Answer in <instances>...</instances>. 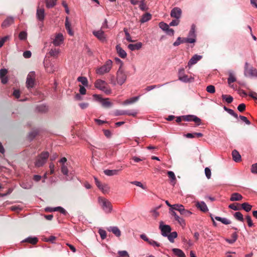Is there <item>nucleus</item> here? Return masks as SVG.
I'll use <instances>...</instances> for the list:
<instances>
[{
    "instance_id": "nucleus-1",
    "label": "nucleus",
    "mask_w": 257,
    "mask_h": 257,
    "mask_svg": "<svg viewBox=\"0 0 257 257\" xmlns=\"http://www.w3.org/2000/svg\"><path fill=\"white\" fill-rule=\"evenodd\" d=\"M112 61L111 60H107L104 65L96 69V74L99 75H102L105 73H108L112 68Z\"/></svg>"
},
{
    "instance_id": "nucleus-2",
    "label": "nucleus",
    "mask_w": 257,
    "mask_h": 257,
    "mask_svg": "<svg viewBox=\"0 0 257 257\" xmlns=\"http://www.w3.org/2000/svg\"><path fill=\"white\" fill-rule=\"evenodd\" d=\"M95 87L105 93L109 94L111 93V91L107 83L104 80L101 79H97L94 84Z\"/></svg>"
},
{
    "instance_id": "nucleus-3",
    "label": "nucleus",
    "mask_w": 257,
    "mask_h": 257,
    "mask_svg": "<svg viewBox=\"0 0 257 257\" xmlns=\"http://www.w3.org/2000/svg\"><path fill=\"white\" fill-rule=\"evenodd\" d=\"M98 202L102 209L105 213H109L111 212L112 206L108 200L103 197H99Z\"/></svg>"
},
{
    "instance_id": "nucleus-4",
    "label": "nucleus",
    "mask_w": 257,
    "mask_h": 257,
    "mask_svg": "<svg viewBox=\"0 0 257 257\" xmlns=\"http://www.w3.org/2000/svg\"><path fill=\"white\" fill-rule=\"evenodd\" d=\"M127 78V75L121 67L119 68L116 74V80L117 84L122 85L125 82Z\"/></svg>"
},
{
    "instance_id": "nucleus-5",
    "label": "nucleus",
    "mask_w": 257,
    "mask_h": 257,
    "mask_svg": "<svg viewBox=\"0 0 257 257\" xmlns=\"http://www.w3.org/2000/svg\"><path fill=\"white\" fill-rule=\"evenodd\" d=\"M49 156V153L47 152H45L41 153V155L38 156L36 159L35 162V166L37 167L42 166L46 162Z\"/></svg>"
},
{
    "instance_id": "nucleus-6",
    "label": "nucleus",
    "mask_w": 257,
    "mask_h": 257,
    "mask_svg": "<svg viewBox=\"0 0 257 257\" xmlns=\"http://www.w3.org/2000/svg\"><path fill=\"white\" fill-rule=\"evenodd\" d=\"M36 75L34 71H31L27 75L26 86L28 89L33 88L35 84Z\"/></svg>"
},
{
    "instance_id": "nucleus-7",
    "label": "nucleus",
    "mask_w": 257,
    "mask_h": 257,
    "mask_svg": "<svg viewBox=\"0 0 257 257\" xmlns=\"http://www.w3.org/2000/svg\"><path fill=\"white\" fill-rule=\"evenodd\" d=\"M64 37L62 33H59L55 35L52 39V43L55 46H60L64 43Z\"/></svg>"
},
{
    "instance_id": "nucleus-8",
    "label": "nucleus",
    "mask_w": 257,
    "mask_h": 257,
    "mask_svg": "<svg viewBox=\"0 0 257 257\" xmlns=\"http://www.w3.org/2000/svg\"><path fill=\"white\" fill-rule=\"evenodd\" d=\"M92 34L100 42L104 43L107 41V36L101 29L93 31Z\"/></svg>"
},
{
    "instance_id": "nucleus-9",
    "label": "nucleus",
    "mask_w": 257,
    "mask_h": 257,
    "mask_svg": "<svg viewBox=\"0 0 257 257\" xmlns=\"http://www.w3.org/2000/svg\"><path fill=\"white\" fill-rule=\"evenodd\" d=\"M61 171L63 174L65 176V181H70L73 179L74 175L72 172L69 173L67 164H63L61 165Z\"/></svg>"
},
{
    "instance_id": "nucleus-10",
    "label": "nucleus",
    "mask_w": 257,
    "mask_h": 257,
    "mask_svg": "<svg viewBox=\"0 0 257 257\" xmlns=\"http://www.w3.org/2000/svg\"><path fill=\"white\" fill-rule=\"evenodd\" d=\"M159 228L161 231L162 235L164 236H167L171 231V227L168 225H165L163 221L160 222Z\"/></svg>"
},
{
    "instance_id": "nucleus-11",
    "label": "nucleus",
    "mask_w": 257,
    "mask_h": 257,
    "mask_svg": "<svg viewBox=\"0 0 257 257\" xmlns=\"http://www.w3.org/2000/svg\"><path fill=\"white\" fill-rule=\"evenodd\" d=\"M247 63H246L244 72V75L246 76L257 77V70L253 67L248 69L247 68Z\"/></svg>"
},
{
    "instance_id": "nucleus-12",
    "label": "nucleus",
    "mask_w": 257,
    "mask_h": 257,
    "mask_svg": "<svg viewBox=\"0 0 257 257\" xmlns=\"http://www.w3.org/2000/svg\"><path fill=\"white\" fill-rule=\"evenodd\" d=\"M36 17L40 21H43L45 18V10L43 8H41L40 3L38 4L37 9Z\"/></svg>"
},
{
    "instance_id": "nucleus-13",
    "label": "nucleus",
    "mask_w": 257,
    "mask_h": 257,
    "mask_svg": "<svg viewBox=\"0 0 257 257\" xmlns=\"http://www.w3.org/2000/svg\"><path fill=\"white\" fill-rule=\"evenodd\" d=\"M182 15V11L180 8L176 7L173 8L170 13L171 17L180 19Z\"/></svg>"
},
{
    "instance_id": "nucleus-14",
    "label": "nucleus",
    "mask_w": 257,
    "mask_h": 257,
    "mask_svg": "<svg viewBox=\"0 0 257 257\" xmlns=\"http://www.w3.org/2000/svg\"><path fill=\"white\" fill-rule=\"evenodd\" d=\"M195 206L198 209L203 212H206L208 211V208L206 204L203 201H197Z\"/></svg>"
},
{
    "instance_id": "nucleus-15",
    "label": "nucleus",
    "mask_w": 257,
    "mask_h": 257,
    "mask_svg": "<svg viewBox=\"0 0 257 257\" xmlns=\"http://www.w3.org/2000/svg\"><path fill=\"white\" fill-rule=\"evenodd\" d=\"M93 96L94 97L99 99V100H100V102L101 103L103 107H109L111 106V103L109 101L108 98H106V99L101 98H100V96L98 95H94Z\"/></svg>"
},
{
    "instance_id": "nucleus-16",
    "label": "nucleus",
    "mask_w": 257,
    "mask_h": 257,
    "mask_svg": "<svg viewBox=\"0 0 257 257\" xmlns=\"http://www.w3.org/2000/svg\"><path fill=\"white\" fill-rule=\"evenodd\" d=\"M179 79L185 82L189 81L190 78L184 74V70L183 69H180L179 71Z\"/></svg>"
},
{
    "instance_id": "nucleus-17",
    "label": "nucleus",
    "mask_w": 257,
    "mask_h": 257,
    "mask_svg": "<svg viewBox=\"0 0 257 257\" xmlns=\"http://www.w3.org/2000/svg\"><path fill=\"white\" fill-rule=\"evenodd\" d=\"M116 50L119 56L121 58H125L126 57L127 54L126 52L122 49L120 45H117L116 46Z\"/></svg>"
},
{
    "instance_id": "nucleus-18",
    "label": "nucleus",
    "mask_w": 257,
    "mask_h": 257,
    "mask_svg": "<svg viewBox=\"0 0 257 257\" xmlns=\"http://www.w3.org/2000/svg\"><path fill=\"white\" fill-rule=\"evenodd\" d=\"M143 44L141 42L136 44H130L127 46L128 48L131 51L138 50L142 47Z\"/></svg>"
},
{
    "instance_id": "nucleus-19",
    "label": "nucleus",
    "mask_w": 257,
    "mask_h": 257,
    "mask_svg": "<svg viewBox=\"0 0 257 257\" xmlns=\"http://www.w3.org/2000/svg\"><path fill=\"white\" fill-rule=\"evenodd\" d=\"M8 71L6 69H3L0 70V78L1 79L2 82L3 84H5L8 81V79L6 76L7 74Z\"/></svg>"
},
{
    "instance_id": "nucleus-20",
    "label": "nucleus",
    "mask_w": 257,
    "mask_h": 257,
    "mask_svg": "<svg viewBox=\"0 0 257 257\" xmlns=\"http://www.w3.org/2000/svg\"><path fill=\"white\" fill-rule=\"evenodd\" d=\"M172 251L174 254L178 257H186L185 253L180 249L174 248L172 249Z\"/></svg>"
},
{
    "instance_id": "nucleus-21",
    "label": "nucleus",
    "mask_w": 257,
    "mask_h": 257,
    "mask_svg": "<svg viewBox=\"0 0 257 257\" xmlns=\"http://www.w3.org/2000/svg\"><path fill=\"white\" fill-rule=\"evenodd\" d=\"M232 156L233 160L235 162H238L241 161V156L239 154V153H238V152L236 150H234L232 152Z\"/></svg>"
},
{
    "instance_id": "nucleus-22",
    "label": "nucleus",
    "mask_w": 257,
    "mask_h": 257,
    "mask_svg": "<svg viewBox=\"0 0 257 257\" xmlns=\"http://www.w3.org/2000/svg\"><path fill=\"white\" fill-rule=\"evenodd\" d=\"M14 22V19L12 17H8L2 23V26L3 28L9 27Z\"/></svg>"
},
{
    "instance_id": "nucleus-23",
    "label": "nucleus",
    "mask_w": 257,
    "mask_h": 257,
    "mask_svg": "<svg viewBox=\"0 0 257 257\" xmlns=\"http://www.w3.org/2000/svg\"><path fill=\"white\" fill-rule=\"evenodd\" d=\"M193 35V27L191 29L189 32V37L187 38H183V43H193V38L191 36Z\"/></svg>"
},
{
    "instance_id": "nucleus-24",
    "label": "nucleus",
    "mask_w": 257,
    "mask_h": 257,
    "mask_svg": "<svg viewBox=\"0 0 257 257\" xmlns=\"http://www.w3.org/2000/svg\"><path fill=\"white\" fill-rule=\"evenodd\" d=\"M242 198L243 197L240 194L238 193H233L232 194L230 200L231 201H240Z\"/></svg>"
},
{
    "instance_id": "nucleus-25",
    "label": "nucleus",
    "mask_w": 257,
    "mask_h": 257,
    "mask_svg": "<svg viewBox=\"0 0 257 257\" xmlns=\"http://www.w3.org/2000/svg\"><path fill=\"white\" fill-rule=\"evenodd\" d=\"M108 231H111L116 236L119 237L121 235V232L119 228L116 226L110 227Z\"/></svg>"
},
{
    "instance_id": "nucleus-26",
    "label": "nucleus",
    "mask_w": 257,
    "mask_h": 257,
    "mask_svg": "<svg viewBox=\"0 0 257 257\" xmlns=\"http://www.w3.org/2000/svg\"><path fill=\"white\" fill-rule=\"evenodd\" d=\"M119 170H105L104 173L108 176H114L118 174Z\"/></svg>"
},
{
    "instance_id": "nucleus-27",
    "label": "nucleus",
    "mask_w": 257,
    "mask_h": 257,
    "mask_svg": "<svg viewBox=\"0 0 257 257\" xmlns=\"http://www.w3.org/2000/svg\"><path fill=\"white\" fill-rule=\"evenodd\" d=\"M139 96H136V97H132L130 99H128L125 100L122 103V104L128 105V104H132L133 103L137 102L139 100Z\"/></svg>"
},
{
    "instance_id": "nucleus-28",
    "label": "nucleus",
    "mask_w": 257,
    "mask_h": 257,
    "mask_svg": "<svg viewBox=\"0 0 257 257\" xmlns=\"http://www.w3.org/2000/svg\"><path fill=\"white\" fill-rule=\"evenodd\" d=\"M45 68L47 72L48 73H53L56 70V68L54 66L50 63L46 64Z\"/></svg>"
},
{
    "instance_id": "nucleus-29",
    "label": "nucleus",
    "mask_w": 257,
    "mask_h": 257,
    "mask_svg": "<svg viewBox=\"0 0 257 257\" xmlns=\"http://www.w3.org/2000/svg\"><path fill=\"white\" fill-rule=\"evenodd\" d=\"M167 236L168 237L169 240L171 242L173 243L174 242V239L177 237V233L176 231L172 232H170V233H169Z\"/></svg>"
},
{
    "instance_id": "nucleus-30",
    "label": "nucleus",
    "mask_w": 257,
    "mask_h": 257,
    "mask_svg": "<svg viewBox=\"0 0 257 257\" xmlns=\"http://www.w3.org/2000/svg\"><path fill=\"white\" fill-rule=\"evenodd\" d=\"M77 80H78V81L81 83V84L82 85H83L84 86H86V87L88 86V80H87V79L86 78V77H83V76H80V77H78Z\"/></svg>"
},
{
    "instance_id": "nucleus-31",
    "label": "nucleus",
    "mask_w": 257,
    "mask_h": 257,
    "mask_svg": "<svg viewBox=\"0 0 257 257\" xmlns=\"http://www.w3.org/2000/svg\"><path fill=\"white\" fill-rule=\"evenodd\" d=\"M38 241V239L36 237H29L23 240V241L28 242L32 244H35Z\"/></svg>"
},
{
    "instance_id": "nucleus-32",
    "label": "nucleus",
    "mask_w": 257,
    "mask_h": 257,
    "mask_svg": "<svg viewBox=\"0 0 257 257\" xmlns=\"http://www.w3.org/2000/svg\"><path fill=\"white\" fill-rule=\"evenodd\" d=\"M183 208L184 206L182 205L179 204H176L173 205L172 208H170V209H172V210L173 211L177 210L180 212L183 211Z\"/></svg>"
},
{
    "instance_id": "nucleus-33",
    "label": "nucleus",
    "mask_w": 257,
    "mask_h": 257,
    "mask_svg": "<svg viewBox=\"0 0 257 257\" xmlns=\"http://www.w3.org/2000/svg\"><path fill=\"white\" fill-rule=\"evenodd\" d=\"M60 49L58 48H52L50 51L49 54L51 56L53 57H57L59 54L60 53Z\"/></svg>"
},
{
    "instance_id": "nucleus-34",
    "label": "nucleus",
    "mask_w": 257,
    "mask_h": 257,
    "mask_svg": "<svg viewBox=\"0 0 257 257\" xmlns=\"http://www.w3.org/2000/svg\"><path fill=\"white\" fill-rule=\"evenodd\" d=\"M151 18L152 16L150 14L146 13L142 16L140 21L142 23H144L149 21Z\"/></svg>"
},
{
    "instance_id": "nucleus-35",
    "label": "nucleus",
    "mask_w": 257,
    "mask_h": 257,
    "mask_svg": "<svg viewBox=\"0 0 257 257\" xmlns=\"http://www.w3.org/2000/svg\"><path fill=\"white\" fill-rule=\"evenodd\" d=\"M48 210L50 211H59L60 212L63 214H66L67 213L66 211L61 207L52 208L49 209Z\"/></svg>"
},
{
    "instance_id": "nucleus-36",
    "label": "nucleus",
    "mask_w": 257,
    "mask_h": 257,
    "mask_svg": "<svg viewBox=\"0 0 257 257\" xmlns=\"http://www.w3.org/2000/svg\"><path fill=\"white\" fill-rule=\"evenodd\" d=\"M46 2V7L48 8H51L56 5L57 0H44Z\"/></svg>"
},
{
    "instance_id": "nucleus-37",
    "label": "nucleus",
    "mask_w": 257,
    "mask_h": 257,
    "mask_svg": "<svg viewBox=\"0 0 257 257\" xmlns=\"http://www.w3.org/2000/svg\"><path fill=\"white\" fill-rule=\"evenodd\" d=\"M222 98L225 100L228 103H230L233 101V97L229 95L222 94Z\"/></svg>"
},
{
    "instance_id": "nucleus-38",
    "label": "nucleus",
    "mask_w": 257,
    "mask_h": 257,
    "mask_svg": "<svg viewBox=\"0 0 257 257\" xmlns=\"http://www.w3.org/2000/svg\"><path fill=\"white\" fill-rule=\"evenodd\" d=\"M168 177L171 179V181L173 184H175L176 182V176L174 173L172 171H168Z\"/></svg>"
},
{
    "instance_id": "nucleus-39",
    "label": "nucleus",
    "mask_w": 257,
    "mask_h": 257,
    "mask_svg": "<svg viewBox=\"0 0 257 257\" xmlns=\"http://www.w3.org/2000/svg\"><path fill=\"white\" fill-rule=\"evenodd\" d=\"M241 208L245 211L248 212L251 210L252 206L249 205L248 203H243L241 205Z\"/></svg>"
},
{
    "instance_id": "nucleus-40",
    "label": "nucleus",
    "mask_w": 257,
    "mask_h": 257,
    "mask_svg": "<svg viewBox=\"0 0 257 257\" xmlns=\"http://www.w3.org/2000/svg\"><path fill=\"white\" fill-rule=\"evenodd\" d=\"M234 217L238 220L243 222L244 220L243 215L240 212H236L234 214Z\"/></svg>"
},
{
    "instance_id": "nucleus-41",
    "label": "nucleus",
    "mask_w": 257,
    "mask_h": 257,
    "mask_svg": "<svg viewBox=\"0 0 257 257\" xmlns=\"http://www.w3.org/2000/svg\"><path fill=\"white\" fill-rule=\"evenodd\" d=\"M124 32L125 35V39L127 41H128L130 42H133L135 41V40H133L132 39V37L131 36V35L129 34V33L127 32V30L126 29H124Z\"/></svg>"
},
{
    "instance_id": "nucleus-42",
    "label": "nucleus",
    "mask_w": 257,
    "mask_h": 257,
    "mask_svg": "<svg viewBox=\"0 0 257 257\" xmlns=\"http://www.w3.org/2000/svg\"><path fill=\"white\" fill-rule=\"evenodd\" d=\"M159 27L164 31H166L169 28V26L164 22H161L159 23Z\"/></svg>"
},
{
    "instance_id": "nucleus-43",
    "label": "nucleus",
    "mask_w": 257,
    "mask_h": 257,
    "mask_svg": "<svg viewBox=\"0 0 257 257\" xmlns=\"http://www.w3.org/2000/svg\"><path fill=\"white\" fill-rule=\"evenodd\" d=\"M99 189L101 190L103 193H107L109 190V187L106 184H102Z\"/></svg>"
},
{
    "instance_id": "nucleus-44",
    "label": "nucleus",
    "mask_w": 257,
    "mask_h": 257,
    "mask_svg": "<svg viewBox=\"0 0 257 257\" xmlns=\"http://www.w3.org/2000/svg\"><path fill=\"white\" fill-rule=\"evenodd\" d=\"M201 120L195 115H194V127L201 125Z\"/></svg>"
},
{
    "instance_id": "nucleus-45",
    "label": "nucleus",
    "mask_w": 257,
    "mask_h": 257,
    "mask_svg": "<svg viewBox=\"0 0 257 257\" xmlns=\"http://www.w3.org/2000/svg\"><path fill=\"white\" fill-rule=\"evenodd\" d=\"M224 109L225 110H226L227 112H228L231 115L233 116L235 118H238L237 114L232 109L228 108L225 106L224 107Z\"/></svg>"
},
{
    "instance_id": "nucleus-46",
    "label": "nucleus",
    "mask_w": 257,
    "mask_h": 257,
    "mask_svg": "<svg viewBox=\"0 0 257 257\" xmlns=\"http://www.w3.org/2000/svg\"><path fill=\"white\" fill-rule=\"evenodd\" d=\"M27 38V33L25 31H22L20 32L19 35V38L21 40H25Z\"/></svg>"
},
{
    "instance_id": "nucleus-47",
    "label": "nucleus",
    "mask_w": 257,
    "mask_h": 257,
    "mask_svg": "<svg viewBox=\"0 0 257 257\" xmlns=\"http://www.w3.org/2000/svg\"><path fill=\"white\" fill-rule=\"evenodd\" d=\"M21 186L24 189H29L32 188V183L23 182L21 184Z\"/></svg>"
},
{
    "instance_id": "nucleus-48",
    "label": "nucleus",
    "mask_w": 257,
    "mask_h": 257,
    "mask_svg": "<svg viewBox=\"0 0 257 257\" xmlns=\"http://www.w3.org/2000/svg\"><path fill=\"white\" fill-rule=\"evenodd\" d=\"M206 91L210 93H214L215 92V88L214 86L212 85H208L206 87Z\"/></svg>"
},
{
    "instance_id": "nucleus-49",
    "label": "nucleus",
    "mask_w": 257,
    "mask_h": 257,
    "mask_svg": "<svg viewBox=\"0 0 257 257\" xmlns=\"http://www.w3.org/2000/svg\"><path fill=\"white\" fill-rule=\"evenodd\" d=\"M148 243L154 247H159L161 245L160 243L152 239H150L149 241L148 242Z\"/></svg>"
},
{
    "instance_id": "nucleus-50",
    "label": "nucleus",
    "mask_w": 257,
    "mask_h": 257,
    "mask_svg": "<svg viewBox=\"0 0 257 257\" xmlns=\"http://www.w3.org/2000/svg\"><path fill=\"white\" fill-rule=\"evenodd\" d=\"M238 205H239V204L237 203L230 204L229 205V208L234 210H239L240 209V207L238 206Z\"/></svg>"
},
{
    "instance_id": "nucleus-51",
    "label": "nucleus",
    "mask_w": 257,
    "mask_h": 257,
    "mask_svg": "<svg viewBox=\"0 0 257 257\" xmlns=\"http://www.w3.org/2000/svg\"><path fill=\"white\" fill-rule=\"evenodd\" d=\"M236 81L235 77L233 76V74H230L229 75V77L228 78L227 81L228 83L230 85L231 83L235 82Z\"/></svg>"
},
{
    "instance_id": "nucleus-52",
    "label": "nucleus",
    "mask_w": 257,
    "mask_h": 257,
    "mask_svg": "<svg viewBox=\"0 0 257 257\" xmlns=\"http://www.w3.org/2000/svg\"><path fill=\"white\" fill-rule=\"evenodd\" d=\"M139 8L142 11H146L147 10L146 4L144 0H142L139 4Z\"/></svg>"
},
{
    "instance_id": "nucleus-53",
    "label": "nucleus",
    "mask_w": 257,
    "mask_h": 257,
    "mask_svg": "<svg viewBox=\"0 0 257 257\" xmlns=\"http://www.w3.org/2000/svg\"><path fill=\"white\" fill-rule=\"evenodd\" d=\"M137 113H138V111L136 110H126V115L136 116L137 115Z\"/></svg>"
},
{
    "instance_id": "nucleus-54",
    "label": "nucleus",
    "mask_w": 257,
    "mask_h": 257,
    "mask_svg": "<svg viewBox=\"0 0 257 257\" xmlns=\"http://www.w3.org/2000/svg\"><path fill=\"white\" fill-rule=\"evenodd\" d=\"M182 43H183V38L178 37L177 40L173 43V45L174 46H178Z\"/></svg>"
},
{
    "instance_id": "nucleus-55",
    "label": "nucleus",
    "mask_w": 257,
    "mask_h": 257,
    "mask_svg": "<svg viewBox=\"0 0 257 257\" xmlns=\"http://www.w3.org/2000/svg\"><path fill=\"white\" fill-rule=\"evenodd\" d=\"M9 38H10V37L9 36H5L4 37L0 38V48L2 47L3 46L4 43L7 40L9 39Z\"/></svg>"
},
{
    "instance_id": "nucleus-56",
    "label": "nucleus",
    "mask_w": 257,
    "mask_h": 257,
    "mask_svg": "<svg viewBox=\"0 0 257 257\" xmlns=\"http://www.w3.org/2000/svg\"><path fill=\"white\" fill-rule=\"evenodd\" d=\"M179 23H180L179 19H175V20H173L172 22H171L169 25L170 26H176L179 25Z\"/></svg>"
},
{
    "instance_id": "nucleus-57",
    "label": "nucleus",
    "mask_w": 257,
    "mask_h": 257,
    "mask_svg": "<svg viewBox=\"0 0 257 257\" xmlns=\"http://www.w3.org/2000/svg\"><path fill=\"white\" fill-rule=\"evenodd\" d=\"M245 104L244 103H241L237 106V109L239 111L242 112L245 109Z\"/></svg>"
},
{
    "instance_id": "nucleus-58",
    "label": "nucleus",
    "mask_w": 257,
    "mask_h": 257,
    "mask_svg": "<svg viewBox=\"0 0 257 257\" xmlns=\"http://www.w3.org/2000/svg\"><path fill=\"white\" fill-rule=\"evenodd\" d=\"M99 233L102 239H104L106 237V232L104 230L99 229Z\"/></svg>"
},
{
    "instance_id": "nucleus-59",
    "label": "nucleus",
    "mask_w": 257,
    "mask_h": 257,
    "mask_svg": "<svg viewBox=\"0 0 257 257\" xmlns=\"http://www.w3.org/2000/svg\"><path fill=\"white\" fill-rule=\"evenodd\" d=\"M246 219L248 225L249 227H251V226H252L253 225V224L252 223L251 217L250 216L247 215L246 216Z\"/></svg>"
},
{
    "instance_id": "nucleus-60",
    "label": "nucleus",
    "mask_w": 257,
    "mask_h": 257,
    "mask_svg": "<svg viewBox=\"0 0 257 257\" xmlns=\"http://www.w3.org/2000/svg\"><path fill=\"white\" fill-rule=\"evenodd\" d=\"M132 183L133 184L137 186L142 188L143 189H145V187H144V186L142 184V183L141 182L135 181L132 182Z\"/></svg>"
},
{
    "instance_id": "nucleus-61",
    "label": "nucleus",
    "mask_w": 257,
    "mask_h": 257,
    "mask_svg": "<svg viewBox=\"0 0 257 257\" xmlns=\"http://www.w3.org/2000/svg\"><path fill=\"white\" fill-rule=\"evenodd\" d=\"M232 239L231 240H228V242L230 243H233L234 242H235L236 241V240L237 239V234L236 232H234L232 234Z\"/></svg>"
},
{
    "instance_id": "nucleus-62",
    "label": "nucleus",
    "mask_w": 257,
    "mask_h": 257,
    "mask_svg": "<svg viewBox=\"0 0 257 257\" xmlns=\"http://www.w3.org/2000/svg\"><path fill=\"white\" fill-rule=\"evenodd\" d=\"M205 173L206 177L208 179H210L211 177V175L210 169L208 168H206L205 169Z\"/></svg>"
},
{
    "instance_id": "nucleus-63",
    "label": "nucleus",
    "mask_w": 257,
    "mask_h": 257,
    "mask_svg": "<svg viewBox=\"0 0 257 257\" xmlns=\"http://www.w3.org/2000/svg\"><path fill=\"white\" fill-rule=\"evenodd\" d=\"M251 172L253 174H257V163L252 165Z\"/></svg>"
},
{
    "instance_id": "nucleus-64",
    "label": "nucleus",
    "mask_w": 257,
    "mask_h": 257,
    "mask_svg": "<svg viewBox=\"0 0 257 257\" xmlns=\"http://www.w3.org/2000/svg\"><path fill=\"white\" fill-rule=\"evenodd\" d=\"M86 90L84 86L79 85V92L80 94L84 95L86 94Z\"/></svg>"
}]
</instances>
